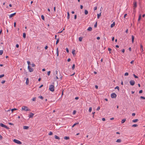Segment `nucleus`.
Returning a JSON list of instances; mask_svg holds the SVG:
<instances>
[{"mask_svg": "<svg viewBox=\"0 0 145 145\" xmlns=\"http://www.w3.org/2000/svg\"><path fill=\"white\" fill-rule=\"evenodd\" d=\"M53 84H54V83H53ZM54 85H50L49 86V89L51 91L53 92V91H54Z\"/></svg>", "mask_w": 145, "mask_h": 145, "instance_id": "nucleus-1", "label": "nucleus"}, {"mask_svg": "<svg viewBox=\"0 0 145 145\" xmlns=\"http://www.w3.org/2000/svg\"><path fill=\"white\" fill-rule=\"evenodd\" d=\"M22 110H24L27 111H30V109L28 108L26 106H22Z\"/></svg>", "mask_w": 145, "mask_h": 145, "instance_id": "nucleus-2", "label": "nucleus"}, {"mask_svg": "<svg viewBox=\"0 0 145 145\" xmlns=\"http://www.w3.org/2000/svg\"><path fill=\"white\" fill-rule=\"evenodd\" d=\"M13 142L15 143L19 144H22V142H20V141H19L18 140L16 139H14Z\"/></svg>", "mask_w": 145, "mask_h": 145, "instance_id": "nucleus-3", "label": "nucleus"}, {"mask_svg": "<svg viewBox=\"0 0 145 145\" xmlns=\"http://www.w3.org/2000/svg\"><path fill=\"white\" fill-rule=\"evenodd\" d=\"M0 126L2 127H4L7 129H9V128L8 127L2 123H0Z\"/></svg>", "mask_w": 145, "mask_h": 145, "instance_id": "nucleus-4", "label": "nucleus"}, {"mask_svg": "<svg viewBox=\"0 0 145 145\" xmlns=\"http://www.w3.org/2000/svg\"><path fill=\"white\" fill-rule=\"evenodd\" d=\"M111 97L112 98H114L116 97V95L115 93H112L111 95Z\"/></svg>", "mask_w": 145, "mask_h": 145, "instance_id": "nucleus-5", "label": "nucleus"}, {"mask_svg": "<svg viewBox=\"0 0 145 145\" xmlns=\"http://www.w3.org/2000/svg\"><path fill=\"white\" fill-rule=\"evenodd\" d=\"M28 69L30 72H32L33 71V69L29 65L28 66Z\"/></svg>", "mask_w": 145, "mask_h": 145, "instance_id": "nucleus-6", "label": "nucleus"}, {"mask_svg": "<svg viewBox=\"0 0 145 145\" xmlns=\"http://www.w3.org/2000/svg\"><path fill=\"white\" fill-rule=\"evenodd\" d=\"M131 86H133L135 84V81L133 80H130L129 82Z\"/></svg>", "mask_w": 145, "mask_h": 145, "instance_id": "nucleus-7", "label": "nucleus"}, {"mask_svg": "<svg viewBox=\"0 0 145 145\" xmlns=\"http://www.w3.org/2000/svg\"><path fill=\"white\" fill-rule=\"evenodd\" d=\"M34 114L31 113V112H30V114L29 115V116H28V117H29V118H32L33 117V116H34Z\"/></svg>", "mask_w": 145, "mask_h": 145, "instance_id": "nucleus-8", "label": "nucleus"}, {"mask_svg": "<svg viewBox=\"0 0 145 145\" xmlns=\"http://www.w3.org/2000/svg\"><path fill=\"white\" fill-rule=\"evenodd\" d=\"M137 7V3L136 1H134V6L133 7L135 8L136 7Z\"/></svg>", "mask_w": 145, "mask_h": 145, "instance_id": "nucleus-9", "label": "nucleus"}, {"mask_svg": "<svg viewBox=\"0 0 145 145\" xmlns=\"http://www.w3.org/2000/svg\"><path fill=\"white\" fill-rule=\"evenodd\" d=\"M16 14V13L14 12V13L11 14L9 16V17L10 18H11L13 16H15Z\"/></svg>", "mask_w": 145, "mask_h": 145, "instance_id": "nucleus-10", "label": "nucleus"}, {"mask_svg": "<svg viewBox=\"0 0 145 145\" xmlns=\"http://www.w3.org/2000/svg\"><path fill=\"white\" fill-rule=\"evenodd\" d=\"M143 46L141 44H140V50L142 52L143 51Z\"/></svg>", "mask_w": 145, "mask_h": 145, "instance_id": "nucleus-11", "label": "nucleus"}, {"mask_svg": "<svg viewBox=\"0 0 145 145\" xmlns=\"http://www.w3.org/2000/svg\"><path fill=\"white\" fill-rule=\"evenodd\" d=\"M54 138L55 139H57L58 140L60 139V138L59 137H58V136H57L56 135H55L54 136Z\"/></svg>", "mask_w": 145, "mask_h": 145, "instance_id": "nucleus-12", "label": "nucleus"}, {"mask_svg": "<svg viewBox=\"0 0 145 145\" xmlns=\"http://www.w3.org/2000/svg\"><path fill=\"white\" fill-rule=\"evenodd\" d=\"M28 126H23V129H27L29 128Z\"/></svg>", "mask_w": 145, "mask_h": 145, "instance_id": "nucleus-13", "label": "nucleus"}, {"mask_svg": "<svg viewBox=\"0 0 145 145\" xmlns=\"http://www.w3.org/2000/svg\"><path fill=\"white\" fill-rule=\"evenodd\" d=\"M29 83V80L28 78H26V85H28Z\"/></svg>", "mask_w": 145, "mask_h": 145, "instance_id": "nucleus-14", "label": "nucleus"}, {"mask_svg": "<svg viewBox=\"0 0 145 145\" xmlns=\"http://www.w3.org/2000/svg\"><path fill=\"white\" fill-rule=\"evenodd\" d=\"M138 119H136L135 120H133L132 121L133 122L135 123L136 122H137V121H138Z\"/></svg>", "mask_w": 145, "mask_h": 145, "instance_id": "nucleus-15", "label": "nucleus"}, {"mask_svg": "<svg viewBox=\"0 0 145 145\" xmlns=\"http://www.w3.org/2000/svg\"><path fill=\"white\" fill-rule=\"evenodd\" d=\"M115 25V22H114L113 23L111 24L110 27H111L112 28V27H114V26Z\"/></svg>", "mask_w": 145, "mask_h": 145, "instance_id": "nucleus-16", "label": "nucleus"}, {"mask_svg": "<svg viewBox=\"0 0 145 145\" xmlns=\"http://www.w3.org/2000/svg\"><path fill=\"white\" fill-rule=\"evenodd\" d=\"M92 30V28L91 27H89L88 29L87 30L88 31H91Z\"/></svg>", "mask_w": 145, "mask_h": 145, "instance_id": "nucleus-17", "label": "nucleus"}, {"mask_svg": "<svg viewBox=\"0 0 145 145\" xmlns=\"http://www.w3.org/2000/svg\"><path fill=\"white\" fill-rule=\"evenodd\" d=\"M67 18L68 19H69L70 18V14H69V12H67Z\"/></svg>", "mask_w": 145, "mask_h": 145, "instance_id": "nucleus-18", "label": "nucleus"}, {"mask_svg": "<svg viewBox=\"0 0 145 145\" xmlns=\"http://www.w3.org/2000/svg\"><path fill=\"white\" fill-rule=\"evenodd\" d=\"M72 53L73 55H75V50H73L72 52Z\"/></svg>", "mask_w": 145, "mask_h": 145, "instance_id": "nucleus-19", "label": "nucleus"}, {"mask_svg": "<svg viewBox=\"0 0 145 145\" xmlns=\"http://www.w3.org/2000/svg\"><path fill=\"white\" fill-rule=\"evenodd\" d=\"M126 121V119H124L122 120L121 121V123H124Z\"/></svg>", "mask_w": 145, "mask_h": 145, "instance_id": "nucleus-20", "label": "nucleus"}, {"mask_svg": "<svg viewBox=\"0 0 145 145\" xmlns=\"http://www.w3.org/2000/svg\"><path fill=\"white\" fill-rule=\"evenodd\" d=\"M134 39V37L133 35L132 36V41L133 43V42Z\"/></svg>", "mask_w": 145, "mask_h": 145, "instance_id": "nucleus-21", "label": "nucleus"}, {"mask_svg": "<svg viewBox=\"0 0 145 145\" xmlns=\"http://www.w3.org/2000/svg\"><path fill=\"white\" fill-rule=\"evenodd\" d=\"M116 142H117L120 143L121 142V140L120 139H117L116 141Z\"/></svg>", "mask_w": 145, "mask_h": 145, "instance_id": "nucleus-22", "label": "nucleus"}, {"mask_svg": "<svg viewBox=\"0 0 145 145\" xmlns=\"http://www.w3.org/2000/svg\"><path fill=\"white\" fill-rule=\"evenodd\" d=\"M64 138L65 140H68L69 139V137H64Z\"/></svg>", "mask_w": 145, "mask_h": 145, "instance_id": "nucleus-23", "label": "nucleus"}, {"mask_svg": "<svg viewBox=\"0 0 145 145\" xmlns=\"http://www.w3.org/2000/svg\"><path fill=\"white\" fill-rule=\"evenodd\" d=\"M59 39L58 38V39H57V41H56V44H57L59 43Z\"/></svg>", "mask_w": 145, "mask_h": 145, "instance_id": "nucleus-24", "label": "nucleus"}, {"mask_svg": "<svg viewBox=\"0 0 145 145\" xmlns=\"http://www.w3.org/2000/svg\"><path fill=\"white\" fill-rule=\"evenodd\" d=\"M79 123L78 122V123H75L72 126V127H73L75 126L76 125H77V124H79Z\"/></svg>", "mask_w": 145, "mask_h": 145, "instance_id": "nucleus-25", "label": "nucleus"}, {"mask_svg": "<svg viewBox=\"0 0 145 145\" xmlns=\"http://www.w3.org/2000/svg\"><path fill=\"white\" fill-rule=\"evenodd\" d=\"M17 110V109H16V108H13V109H12L11 110V111H12V112H13L14 111H15V110Z\"/></svg>", "mask_w": 145, "mask_h": 145, "instance_id": "nucleus-26", "label": "nucleus"}, {"mask_svg": "<svg viewBox=\"0 0 145 145\" xmlns=\"http://www.w3.org/2000/svg\"><path fill=\"white\" fill-rule=\"evenodd\" d=\"M88 14V12L87 10H85V15H87Z\"/></svg>", "mask_w": 145, "mask_h": 145, "instance_id": "nucleus-27", "label": "nucleus"}, {"mask_svg": "<svg viewBox=\"0 0 145 145\" xmlns=\"http://www.w3.org/2000/svg\"><path fill=\"white\" fill-rule=\"evenodd\" d=\"M101 13H100L97 14V18L98 19L99 18L100 16L101 15Z\"/></svg>", "mask_w": 145, "mask_h": 145, "instance_id": "nucleus-28", "label": "nucleus"}, {"mask_svg": "<svg viewBox=\"0 0 145 145\" xmlns=\"http://www.w3.org/2000/svg\"><path fill=\"white\" fill-rule=\"evenodd\" d=\"M24 38H25L26 37V34L25 33H24L23 35Z\"/></svg>", "mask_w": 145, "mask_h": 145, "instance_id": "nucleus-29", "label": "nucleus"}, {"mask_svg": "<svg viewBox=\"0 0 145 145\" xmlns=\"http://www.w3.org/2000/svg\"><path fill=\"white\" fill-rule=\"evenodd\" d=\"M141 18V15L140 14V15H139V16L138 18V21H140V20Z\"/></svg>", "mask_w": 145, "mask_h": 145, "instance_id": "nucleus-30", "label": "nucleus"}, {"mask_svg": "<svg viewBox=\"0 0 145 145\" xmlns=\"http://www.w3.org/2000/svg\"><path fill=\"white\" fill-rule=\"evenodd\" d=\"M75 65L74 64H73L72 65V70H74L75 68Z\"/></svg>", "mask_w": 145, "mask_h": 145, "instance_id": "nucleus-31", "label": "nucleus"}, {"mask_svg": "<svg viewBox=\"0 0 145 145\" xmlns=\"http://www.w3.org/2000/svg\"><path fill=\"white\" fill-rule=\"evenodd\" d=\"M138 126V125L137 124H135L132 125V127H137Z\"/></svg>", "mask_w": 145, "mask_h": 145, "instance_id": "nucleus-32", "label": "nucleus"}, {"mask_svg": "<svg viewBox=\"0 0 145 145\" xmlns=\"http://www.w3.org/2000/svg\"><path fill=\"white\" fill-rule=\"evenodd\" d=\"M82 37H80L79 38V40L80 41H81L82 40Z\"/></svg>", "mask_w": 145, "mask_h": 145, "instance_id": "nucleus-33", "label": "nucleus"}, {"mask_svg": "<svg viewBox=\"0 0 145 145\" xmlns=\"http://www.w3.org/2000/svg\"><path fill=\"white\" fill-rule=\"evenodd\" d=\"M41 18L42 20H44V17L43 15H42L41 16Z\"/></svg>", "mask_w": 145, "mask_h": 145, "instance_id": "nucleus-34", "label": "nucleus"}, {"mask_svg": "<svg viewBox=\"0 0 145 145\" xmlns=\"http://www.w3.org/2000/svg\"><path fill=\"white\" fill-rule=\"evenodd\" d=\"M91 110H92V107H90L89 108V112H91Z\"/></svg>", "mask_w": 145, "mask_h": 145, "instance_id": "nucleus-35", "label": "nucleus"}, {"mask_svg": "<svg viewBox=\"0 0 145 145\" xmlns=\"http://www.w3.org/2000/svg\"><path fill=\"white\" fill-rule=\"evenodd\" d=\"M115 89H117L118 90V91H119V87L118 86H116L115 88Z\"/></svg>", "mask_w": 145, "mask_h": 145, "instance_id": "nucleus-36", "label": "nucleus"}, {"mask_svg": "<svg viewBox=\"0 0 145 145\" xmlns=\"http://www.w3.org/2000/svg\"><path fill=\"white\" fill-rule=\"evenodd\" d=\"M48 135H53V133H52V132L51 131H50V132H49V133L48 134Z\"/></svg>", "mask_w": 145, "mask_h": 145, "instance_id": "nucleus-37", "label": "nucleus"}, {"mask_svg": "<svg viewBox=\"0 0 145 145\" xmlns=\"http://www.w3.org/2000/svg\"><path fill=\"white\" fill-rule=\"evenodd\" d=\"M38 97L39 98L41 99H43V97L42 96H39Z\"/></svg>", "mask_w": 145, "mask_h": 145, "instance_id": "nucleus-38", "label": "nucleus"}, {"mask_svg": "<svg viewBox=\"0 0 145 145\" xmlns=\"http://www.w3.org/2000/svg\"><path fill=\"white\" fill-rule=\"evenodd\" d=\"M133 76H134V77L135 78H138V77L135 74H133Z\"/></svg>", "mask_w": 145, "mask_h": 145, "instance_id": "nucleus-39", "label": "nucleus"}, {"mask_svg": "<svg viewBox=\"0 0 145 145\" xmlns=\"http://www.w3.org/2000/svg\"><path fill=\"white\" fill-rule=\"evenodd\" d=\"M36 97H34L32 99V100L33 101H36Z\"/></svg>", "mask_w": 145, "mask_h": 145, "instance_id": "nucleus-40", "label": "nucleus"}, {"mask_svg": "<svg viewBox=\"0 0 145 145\" xmlns=\"http://www.w3.org/2000/svg\"><path fill=\"white\" fill-rule=\"evenodd\" d=\"M108 50L109 51V53H110V51L111 50V49L110 48H108Z\"/></svg>", "mask_w": 145, "mask_h": 145, "instance_id": "nucleus-41", "label": "nucleus"}, {"mask_svg": "<svg viewBox=\"0 0 145 145\" xmlns=\"http://www.w3.org/2000/svg\"><path fill=\"white\" fill-rule=\"evenodd\" d=\"M66 51H67V53H69V49H68V48H66Z\"/></svg>", "mask_w": 145, "mask_h": 145, "instance_id": "nucleus-42", "label": "nucleus"}, {"mask_svg": "<svg viewBox=\"0 0 145 145\" xmlns=\"http://www.w3.org/2000/svg\"><path fill=\"white\" fill-rule=\"evenodd\" d=\"M3 53V51L2 50H0V55H2Z\"/></svg>", "mask_w": 145, "mask_h": 145, "instance_id": "nucleus-43", "label": "nucleus"}, {"mask_svg": "<svg viewBox=\"0 0 145 145\" xmlns=\"http://www.w3.org/2000/svg\"><path fill=\"white\" fill-rule=\"evenodd\" d=\"M140 98L141 99H145V97H143V96H141L140 97Z\"/></svg>", "mask_w": 145, "mask_h": 145, "instance_id": "nucleus-44", "label": "nucleus"}, {"mask_svg": "<svg viewBox=\"0 0 145 145\" xmlns=\"http://www.w3.org/2000/svg\"><path fill=\"white\" fill-rule=\"evenodd\" d=\"M51 72L50 71H49L47 72V75L48 76H49L50 75V73Z\"/></svg>", "mask_w": 145, "mask_h": 145, "instance_id": "nucleus-45", "label": "nucleus"}, {"mask_svg": "<svg viewBox=\"0 0 145 145\" xmlns=\"http://www.w3.org/2000/svg\"><path fill=\"white\" fill-rule=\"evenodd\" d=\"M97 22H96V23H95V24L94 25V27H96L97 26Z\"/></svg>", "mask_w": 145, "mask_h": 145, "instance_id": "nucleus-46", "label": "nucleus"}, {"mask_svg": "<svg viewBox=\"0 0 145 145\" xmlns=\"http://www.w3.org/2000/svg\"><path fill=\"white\" fill-rule=\"evenodd\" d=\"M128 75H129V74L128 72H126L125 74V76H128Z\"/></svg>", "mask_w": 145, "mask_h": 145, "instance_id": "nucleus-47", "label": "nucleus"}, {"mask_svg": "<svg viewBox=\"0 0 145 145\" xmlns=\"http://www.w3.org/2000/svg\"><path fill=\"white\" fill-rule=\"evenodd\" d=\"M4 76V74H1L0 75V78H1L2 77H3Z\"/></svg>", "mask_w": 145, "mask_h": 145, "instance_id": "nucleus-48", "label": "nucleus"}, {"mask_svg": "<svg viewBox=\"0 0 145 145\" xmlns=\"http://www.w3.org/2000/svg\"><path fill=\"white\" fill-rule=\"evenodd\" d=\"M31 65L32 67H34L35 66V65L34 63H32Z\"/></svg>", "mask_w": 145, "mask_h": 145, "instance_id": "nucleus-49", "label": "nucleus"}, {"mask_svg": "<svg viewBox=\"0 0 145 145\" xmlns=\"http://www.w3.org/2000/svg\"><path fill=\"white\" fill-rule=\"evenodd\" d=\"M5 82V80H3L1 81V83L2 84H4Z\"/></svg>", "mask_w": 145, "mask_h": 145, "instance_id": "nucleus-50", "label": "nucleus"}, {"mask_svg": "<svg viewBox=\"0 0 145 145\" xmlns=\"http://www.w3.org/2000/svg\"><path fill=\"white\" fill-rule=\"evenodd\" d=\"M142 92H143L142 90H140V91H139V93H142Z\"/></svg>", "mask_w": 145, "mask_h": 145, "instance_id": "nucleus-51", "label": "nucleus"}, {"mask_svg": "<svg viewBox=\"0 0 145 145\" xmlns=\"http://www.w3.org/2000/svg\"><path fill=\"white\" fill-rule=\"evenodd\" d=\"M3 138V137L0 134V140H1Z\"/></svg>", "mask_w": 145, "mask_h": 145, "instance_id": "nucleus-52", "label": "nucleus"}, {"mask_svg": "<svg viewBox=\"0 0 145 145\" xmlns=\"http://www.w3.org/2000/svg\"><path fill=\"white\" fill-rule=\"evenodd\" d=\"M76 110H74L73 112V114H75L76 113Z\"/></svg>", "mask_w": 145, "mask_h": 145, "instance_id": "nucleus-53", "label": "nucleus"}, {"mask_svg": "<svg viewBox=\"0 0 145 145\" xmlns=\"http://www.w3.org/2000/svg\"><path fill=\"white\" fill-rule=\"evenodd\" d=\"M8 124L10 125H14V124L12 123H10V122H9L8 123Z\"/></svg>", "mask_w": 145, "mask_h": 145, "instance_id": "nucleus-54", "label": "nucleus"}, {"mask_svg": "<svg viewBox=\"0 0 145 145\" xmlns=\"http://www.w3.org/2000/svg\"><path fill=\"white\" fill-rule=\"evenodd\" d=\"M27 63L29 65L31 64L30 62L29 61H27Z\"/></svg>", "mask_w": 145, "mask_h": 145, "instance_id": "nucleus-55", "label": "nucleus"}, {"mask_svg": "<svg viewBox=\"0 0 145 145\" xmlns=\"http://www.w3.org/2000/svg\"><path fill=\"white\" fill-rule=\"evenodd\" d=\"M100 109V106H99L97 107V110H99Z\"/></svg>", "mask_w": 145, "mask_h": 145, "instance_id": "nucleus-56", "label": "nucleus"}, {"mask_svg": "<svg viewBox=\"0 0 145 145\" xmlns=\"http://www.w3.org/2000/svg\"><path fill=\"white\" fill-rule=\"evenodd\" d=\"M16 47L17 48H18L19 47V45L18 44H17L16 45Z\"/></svg>", "mask_w": 145, "mask_h": 145, "instance_id": "nucleus-57", "label": "nucleus"}, {"mask_svg": "<svg viewBox=\"0 0 145 145\" xmlns=\"http://www.w3.org/2000/svg\"><path fill=\"white\" fill-rule=\"evenodd\" d=\"M97 9V7H95L94 8V10H96Z\"/></svg>", "mask_w": 145, "mask_h": 145, "instance_id": "nucleus-58", "label": "nucleus"}, {"mask_svg": "<svg viewBox=\"0 0 145 145\" xmlns=\"http://www.w3.org/2000/svg\"><path fill=\"white\" fill-rule=\"evenodd\" d=\"M16 22H14V26L15 27H16Z\"/></svg>", "mask_w": 145, "mask_h": 145, "instance_id": "nucleus-59", "label": "nucleus"}, {"mask_svg": "<svg viewBox=\"0 0 145 145\" xmlns=\"http://www.w3.org/2000/svg\"><path fill=\"white\" fill-rule=\"evenodd\" d=\"M135 115V113H133L132 114V116H134Z\"/></svg>", "mask_w": 145, "mask_h": 145, "instance_id": "nucleus-60", "label": "nucleus"}, {"mask_svg": "<svg viewBox=\"0 0 145 145\" xmlns=\"http://www.w3.org/2000/svg\"><path fill=\"white\" fill-rule=\"evenodd\" d=\"M37 48L38 50H39L40 49V48L39 46L37 47Z\"/></svg>", "mask_w": 145, "mask_h": 145, "instance_id": "nucleus-61", "label": "nucleus"}, {"mask_svg": "<svg viewBox=\"0 0 145 145\" xmlns=\"http://www.w3.org/2000/svg\"><path fill=\"white\" fill-rule=\"evenodd\" d=\"M71 59L70 58H68L67 59V61L68 62H69L71 61Z\"/></svg>", "mask_w": 145, "mask_h": 145, "instance_id": "nucleus-62", "label": "nucleus"}, {"mask_svg": "<svg viewBox=\"0 0 145 145\" xmlns=\"http://www.w3.org/2000/svg\"><path fill=\"white\" fill-rule=\"evenodd\" d=\"M77 18V16L76 15H75L74 16V19H76Z\"/></svg>", "mask_w": 145, "mask_h": 145, "instance_id": "nucleus-63", "label": "nucleus"}, {"mask_svg": "<svg viewBox=\"0 0 145 145\" xmlns=\"http://www.w3.org/2000/svg\"><path fill=\"white\" fill-rule=\"evenodd\" d=\"M80 8L81 9H82L83 8V7L82 5H80Z\"/></svg>", "mask_w": 145, "mask_h": 145, "instance_id": "nucleus-64", "label": "nucleus"}]
</instances>
